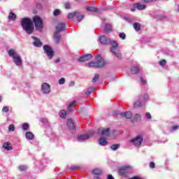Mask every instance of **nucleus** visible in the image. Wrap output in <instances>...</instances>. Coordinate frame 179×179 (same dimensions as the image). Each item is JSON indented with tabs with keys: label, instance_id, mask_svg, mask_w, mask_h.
Instances as JSON below:
<instances>
[{
	"label": "nucleus",
	"instance_id": "nucleus-57",
	"mask_svg": "<svg viewBox=\"0 0 179 179\" xmlns=\"http://www.w3.org/2000/svg\"><path fill=\"white\" fill-rule=\"evenodd\" d=\"M119 114V113L117 112V113H116V115H118Z\"/></svg>",
	"mask_w": 179,
	"mask_h": 179
},
{
	"label": "nucleus",
	"instance_id": "nucleus-52",
	"mask_svg": "<svg viewBox=\"0 0 179 179\" xmlns=\"http://www.w3.org/2000/svg\"><path fill=\"white\" fill-rule=\"evenodd\" d=\"M144 3H149L150 2H153L155 0H143Z\"/></svg>",
	"mask_w": 179,
	"mask_h": 179
},
{
	"label": "nucleus",
	"instance_id": "nucleus-49",
	"mask_svg": "<svg viewBox=\"0 0 179 179\" xmlns=\"http://www.w3.org/2000/svg\"><path fill=\"white\" fill-rule=\"evenodd\" d=\"M179 126L178 125H174L171 127L172 131H177L178 129Z\"/></svg>",
	"mask_w": 179,
	"mask_h": 179
},
{
	"label": "nucleus",
	"instance_id": "nucleus-45",
	"mask_svg": "<svg viewBox=\"0 0 179 179\" xmlns=\"http://www.w3.org/2000/svg\"><path fill=\"white\" fill-rule=\"evenodd\" d=\"M145 117L148 120H152V115H150V113L149 112L145 113Z\"/></svg>",
	"mask_w": 179,
	"mask_h": 179
},
{
	"label": "nucleus",
	"instance_id": "nucleus-12",
	"mask_svg": "<svg viewBox=\"0 0 179 179\" xmlns=\"http://www.w3.org/2000/svg\"><path fill=\"white\" fill-rule=\"evenodd\" d=\"M93 58V55L92 54H87L84 56H82L78 58V62H86L87 61H90Z\"/></svg>",
	"mask_w": 179,
	"mask_h": 179
},
{
	"label": "nucleus",
	"instance_id": "nucleus-23",
	"mask_svg": "<svg viewBox=\"0 0 179 179\" xmlns=\"http://www.w3.org/2000/svg\"><path fill=\"white\" fill-rule=\"evenodd\" d=\"M135 121H142V117L140 114L136 113L134 118L131 120V122H135Z\"/></svg>",
	"mask_w": 179,
	"mask_h": 179
},
{
	"label": "nucleus",
	"instance_id": "nucleus-32",
	"mask_svg": "<svg viewBox=\"0 0 179 179\" xmlns=\"http://www.w3.org/2000/svg\"><path fill=\"white\" fill-rule=\"evenodd\" d=\"M9 20H15L16 19V14L13 13H10L8 15Z\"/></svg>",
	"mask_w": 179,
	"mask_h": 179
},
{
	"label": "nucleus",
	"instance_id": "nucleus-56",
	"mask_svg": "<svg viewBox=\"0 0 179 179\" xmlns=\"http://www.w3.org/2000/svg\"><path fill=\"white\" fill-rule=\"evenodd\" d=\"M73 85H75V83H74V82H71V83H70V86H73Z\"/></svg>",
	"mask_w": 179,
	"mask_h": 179
},
{
	"label": "nucleus",
	"instance_id": "nucleus-30",
	"mask_svg": "<svg viewBox=\"0 0 179 179\" xmlns=\"http://www.w3.org/2000/svg\"><path fill=\"white\" fill-rule=\"evenodd\" d=\"M87 10H88V12H98L99 9L96 7L89 6L87 7Z\"/></svg>",
	"mask_w": 179,
	"mask_h": 179
},
{
	"label": "nucleus",
	"instance_id": "nucleus-31",
	"mask_svg": "<svg viewBox=\"0 0 179 179\" xmlns=\"http://www.w3.org/2000/svg\"><path fill=\"white\" fill-rule=\"evenodd\" d=\"M79 13V11H76L74 13H69L68 15L69 19H73V17H75L76 15H77Z\"/></svg>",
	"mask_w": 179,
	"mask_h": 179
},
{
	"label": "nucleus",
	"instance_id": "nucleus-10",
	"mask_svg": "<svg viewBox=\"0 0 179 179\" xmlns=\"http://www.w3.org/2000/svg\"><path fill=\"white\" fill-rule=\"evenodd\" d=\"M41 90L42 92L44 93V94H48V93L51 92V86H50L48 83H44L43 84H42Z\"/></svg>",
	"mask_w": 179,
	"mask_h": 179
},
{
	"label": "nucleus",
	"instance_id": "nucleus-35",
	"mask_svg": "<svg viewBox=\"0 0 179 179\" xmlns=\"http://www.w3.org/2000/svg\"><path fill=\"white\" fill-rule=\"evenodd\" d=\"M60 117L63 119L66 118V111L62 110L61 113H60Z\"/></svg>",
	"mask_w": 179,
	"mask_h": 179
},
{
	"label": "nucleus",
	"instance_id": "nucleus-13",
	"mask_svg": "<svg viewBox=\"0 0 179 179\" xmlns=\"http://www.w3.org/2000/svg\"><path fill=\"white\" fill-rule=\"evenodd\" d=\"M65 29H66V24L65 22H61L56 26L55 31L57 33H61V31H64Z\"/></svg>",
	"mask_w": 179,
	"mask_h": 179
},
{
	"label": "nucleus",
	"instance_id": "nucleus-4",
	"mask_svg": "<svg viewBox=\"0 0 179 179\" xmlns=\"http://www.w3.org/2000/svg\"><path fill=\"white\" fill-rule=\"evenodd\" d=\"M112 45L110 48L111 52H113V55H115L118 59H122V56L121 53H120V50H118V43L115 41H110L109 43Z\"/></svg>",
	"mask_w": 179,
	"mask_h": 179
},
{
	"label": "nucleus",
	"instance_id": "nucleus-41",
	"mask_svg": "<svg viewBox=\"0 0 179 179\" xmlns=\"http://www.w3.org/2000/svg\"><path fill=\"white\" fill-rule=\"evenodd\" d=\"M166 61L165 59H162L159 62V65H161V66H164L166 64Z\"/></svg>",
	"mask_w": 179,
	"mask_h": 179
},
{
	"label": "nucleus",
	"instance_id": "nucleus-7",
	"mask_svg": "<svg viewBox=\"0 0 179 179\" xmlns=\"http://www.w3.org/2000/svg\"><path fill=\"white\" fill-rule=\"evenodd\" d=\"M43 51L45 54H46L49 59H52V57H54V50H52V48H51L48 45H44Z\"/></svg>",
	"mask_w": 179,
	"mask_h": 179
},
{
	"label": "nucleus",
	"instance_id": "nucleus-5",
	"mask_svg": "<svg viewBox=\"0 0 179 179\" xmlns=\"http://www.w3.org/2000/svg\"><path fill=\"white\" fill-rule=\"evenodd\" d=\"M119 175L122 177H128L129 174L132 173V166L129 165H124L119 168L118 169Z\"/></svg>",
	"mask_w": 179,
	"mask_h": 179
},
{
	"label": "nucleus",
	"instance_id": "nucleus-9",
	"mask_svg": "<svg viewBox=\"0 0 179 179\" xmlns=\"http://www.w3.org/2000/svg\"><path fill=\"white\" fill-rule=\"evenodd\" d=\"M98 135L101 136H106V138L110 137V128H106V129L102 127L98 129Z\"/></svg>",
	"mask_w": 179,
	"mask_h": 179
},
{
	"label": "nucleus",
	"instance_id": "nucleus-28",
	"mask_svg": "<svg viewBox=\"0 0 179 179\" xmlns=\"http://www.w3.org/2000/svg\"><path fill=\"white\" fill-rule=\"evenodd\" d=\"M113 29V26L110 24H106L105 25V31L106 33H108L109 31H111Z\"/></svg>",
	"mask_w": 179,
	"mask_h": 179
},
{
	"label": "nucleus",
	"instance_id": "nucleus-46",
	"mask_svg": "<svg viewBox=\"0 0 179 179\" xmlns=\"http://www.w3.org/2000/svg\"><path fill=\"white\" fill-rule=\"evenodd\" d=\"M149 167H150V169H155L156 168V164H155L153 162H151L150 163Z\"/></svg>",
	"mask_w": 179,
	"mask_h": 179
},
{
	"label": "nucleus",
	"instance_id": "nucleus-19",
	"mask_svg": "<svg viewBox=\"0 0 179 179\" xmlns=\"http://www.w3.org/2000/svg\"><path fill=\"white\" fill-rule=\"evenodd\" d=\"M3 148L5 150H12L13 148L12 147V143L9 142H6L3 144Z\"/></svg>",
	"mask_w": 179,
	"mask_h": 179
},
{
	"label": "nucleus",
	"instance_id": "nucleus-27",
	"mask_svg": "<svg viewBox=\"0 0 179 179\" xmlns=\"http://www.w3.org/2000/svg\"><path fill=\"white\" fill-rule=\"evenodd\" d=\"M133 27L136 31H139V30H141V24L139 22H136L133 24Z\"/></svg>",
	"mask_w": 179,
	"mask_h": 179
},
{
	"label": "nucleus",
	"instance_id": "nucleus-8",
	"mask_svg": "<svg viewBox=\"0 0 179 179\" xmlns=\"http://www.w3.org/2000/svg\"><path fill=\"white\" fill-rule=\"evenodd\" d=\"M94 135V131H90L85 134L80 135L77 137V140L79 142H83V141H87V139L92 138Z\"/></svg>",
	"mask_w": 179,
	"mask_h": 179
},
{
	"label": "nucleus",
	"instance_id": "nucleus-1",
	"mask_svg": "<svg viewBox=\"0 0 179 179\" xmlns=\"http://www.w3.org/2000/svg\"><path fill=\"white\" fill-rule=\"evenodd\" d=\"M21 25L27 34H33V31H34V24H33L31 19L28 17L22 18Z\"/></svg>",
	"mask_w": 179,
	"mask_h": 179
},
{
	"label": "nucleus",
	"instance_id": "nucleus-33",
	"mask_svg": "<svg viewBox=\"0 0 179 179\" xmlns=\"http://www.w3.org/2000/svg\"><path fill=\"white\" fill-rule=\"evenodd\" d=\"M118 148H120V144H113L110 146V149H112V150H113V151L117 150V149H118Z\"/></svg>",
	"mask_w": 179,
	"mask_h": 179
},
{
	"label": "nucleus",
	"instance_id": "nucleus-24",
	"mask_svg": "<svg viewBox=\"0 0 179 179\" xmlns=\"http://www.w3.org/2000/svg\"><path fill=\"white\" fill-rule=\"evenodd\" d=\"M92 174H94V176H100L103 174V171L99 169H95L92 170Z\"/></svg>",
	"mask_w": 179,
	"mask_h": 179
},
{
	"label": "nucleus",
	"instance_id": "nucleus-3",
	"mask_svg": "<svg viewBox=\"0 0 179 179\" xmlns=\"http://www.w3.org/2000/svg\"><path fill=\"white\" fill-rule=\"evenodd\" d=\"M8 55L13 58V61L17 66H22V65H23L22 57L17 54L15 49H10L8 51Z\"/></svg>",
	"mask_w": 179,
	"mask_h": 179
},
{
	"label": "nucleus",
	"instance_id": "nucleus-40",
	"mask_svg": "<svg viewBox=\"0 0 179 179\" xmlns=\"http://www.w3.org/2000/svg\"><path fill=\"white\" fill-rule=\"evenodd\" d=\"M119 37H120V38H122V40H125V38L127 37V36L125 35V34L124 32H122L119 34Z\"/></svg>",
	"mask_w": 179,
	"mask_h": 179
},
{
	"label": "nucleus",
	"instance_id": "nucleus-36",
	"mask_svg": "<svg viewBox=\"0 0 179 179\" xmlns=\"http://www.w3.org/2000/svg\"><path fill=\"white\" fill-rule=\"evenodd\" d=\"M53 15L54 16H59V15H61V10H59V9L55 10Z\"/></svg>",
	"mask_w": 179,
	"mask_h": 179
},
{
	"label": "nucleus",
	"instance_id": "nucleus-54",
	"mask_svg": "<svg viewBox=\"0 0 179 179\" xmlns=\"http://www.w3.org/2000/svg\"><path fill=\"white\" fill-rule=\"evenodd\" d=\"M135 8H136V7H134V4L133 8L131 9V12H135Z\"/></svg>",
	"mask_w": 179,
	"mask_h": 179
},
{
	"label": "nucleus",
	"instance_id": "nucleus-2",
	"mask_svg": "<svg viewBox=\"0 0 179 179\" xmlns=\"http://www.w3.org/2000/svg\"><path fill=\"white\" fill-rule=\"evenodd\" d=\"M86 66L89 68H103L106 66V62L100 55L95 57V62H90L86 64Z\"/></svg>",
	"mask_w": 179,
	"mask_h": 179
},
{
	"label": "nucleus",
	"instance_id": "nucleus-6",
	"mask_svg": "<svg viewBox=\"0 0 179 179\" xmlns=\"http://www.w3.org/2000/svg\"><path fill=\"white\" fill-rule=\"evenodd\" d=\"M33 22L34 23L36 30H43V28L44 27V24L43 22V20L40 16L35 15L33 17Z\"/></svg>",
	"mask_w": 179,
	"mask_h": 179
},
{
	"label": "nucleus",
	"instance_id": "nucleus-25",
	"mask_svg": "<svg viewBox=\"0 0 179 179\" xmlns=\"http://www.w3.org/2000/svg\"><path fill=\"white\" fill-rule=\"evenodd\" d=\"M76 104V101H73L67 107L68 111H72L73 110V106Z\"/></svg>",
	"mask_w": 179,
	"mask_h": 179
},
{
	"label": "nucleus",
	"instance_id": "nucleus-59",
	"mask_svg": "<svg viewBox=\"0 0 179 179\" xmlns=\"http://www.w3.org/2000/svg\"><path fill=\"white\" fill-rule=\"evenodd\" d=\"M76 1H78V0H76Z\"/></svg>",
	"mask_w": 179,
	"mask_h": 179
},
{
	"label": "nucleus",
	"instance_id": "nucleus-58",
	"mask_svg": "<svg viewBox=\"0 0 179 179\" xmlns=\"http://www.w3.org/2000/svg\"><path fill=\"white\" fill-rule=\"evenodd\" d=\"M0 100H1V96H0Z\"/></svg>",
	"mask_w": 179,
	"mask_h": 179
},
{
	"label": "nucleus",
	"instance_id": "nucleus-15",
	"mask_svg": "<svg viewBox=\"0 0 179 179\" xmlns=\"http://www.w3.org/2000/svg\"><path fill=\"white\" fill-rule=\"evenodd\" d=\"M67 126L71 131H75L76 129V126L75 125V122L72 119L67 120Z\"/></svg>",
	"mask_w": 179,
	"mask_h": 179
},
{
	"label": "nucleus",
	"instance_id": "nucleus-20",
	"mask_svg": "<svg viewBox=\"0 0 179 179\" xmlns=\"http://www.w3.org/2000/svg\"><path fill=\"white\" fill-rule=\"evenodd\" d=\"M131 72L133 75H136V73L141 72V69L138 66H134L131 69Z\"/></svg>",
	"mask_w": 179,
	"mask_h": 179
},
{
	"label": "nucleus",
	"instance_id": "nucleus-37",
	"mask_svg": "<svg viewBox=\"0 0 179 179\" xmlns=\"http://www.w3.org/2000/svg\"><path fill=\"white\" fill-rule=\"evenodd\" d=\"M22 129H23L24 131H29V124H27V123H24V124H22Z\"/></svg>",
	"mask_w": 179,
	"mask_h": 179
},
{
	"label": "nucleus",
	"instance_id": "nucleus-29",
	"mask_svg": "<svg viewBox=\"0 0 179 179\" xmlns=\"http://www.w3.org/2000/svg\"><path fill=\"white\" fill-rule=\"evenodd\" d=\"M68 170H71V171H76L78 170H80V166L73 165L71 168H68Z\"/></svg>",
	"mask_w": 179,
	"mask_h": 179
},
{
	"label": "nucleus",
	"instance_id": "nucleus-34",
	"mask_svg": "<svg viewBox=\"0 0 179 179\" xmlns=\"http://www.w3.org/2000/svg\"><path fill=\"white\" fill-rule=\"evenodd\" d=\"M99 78H100V75L95 74L94 77L92 78V82L93 83H96V82H97V80H99Z\"/></svg>",
	"mask_w": 179,
	"mask_h": 179
},
{
	"label": "nucleus",
	"instance_id": "nucleus-48",
	"mask_svg": "<svg viewBox=\"0 0 179 179\" xmlns=\"http://www.w3.org/2000/svg\"><path fill=\"white\" fill-rule=\"evenodd\" d=\"M2 111H3V113H8L9 111V108H8V106H5L3 108Z\"/></svg>",
	"mask_w": 179,
	"mask_h": 179
},
{
	"label": "nucleus",
	"instance_id": "nucleus-22",
	"mask_svg": "<svg viewBox=\"0 0 179 179\" xmlns=\"http://www.w3.org/2000/svg\"><path fill=\"white\" fill-rule=\"evenodd\" d=\"M25 136L27 139H29L30 141H33V139H34V134L30 131H27L25 134Z\"/></svg>",
	"mask_w": 179,
	"mask_h": 179
},
{
	"label": "nucleus",
	"instance_id": "nucleus-17",
	"mask_svg": "<svg viewBox=\"0 0 179 179\" xmlns=\"http://www.w3.org/2000/svg\"><path fill=\"white\" fill-rule=\"evenodd\" d=\"M61 38H62L61 34H59V32L55 31L54 33L55 43L56 44H59V42L61 41Z\"/></svg>",
	"mask_w": 179,
	"mask_h": 179
},
{
	"label": "nucleus",
	"instance_id": "nucleus-51",
	"mask_svg": "<svg viewBox=\"0 0 179 179\" xmlns=\"http://www.w3.org/2000/svg\"><path fill=\"white\" fill-rule=\"evenodd\" d=\"M19 170L20 171H24L26 170V168L24 166H20Z\"/></svg>",
	"mask_w": 179,
	"mask_h": 179
},
{
	"label": "nucleus",
	"instance_id": "nucleus-42",
	"mask_svg": "<svg viewBox=\"0 0 179 179\" xmlns=\"http://www.w3.org/2000/svg\"><path fill=\"white\" fill-rule=\"evenodd\" d=\"M140 80L142 83V85H145L148 83V82H146V80H145V78H143V77H140Z\"/></svg>",
	"mask_w": 179,
	"mask_h": 179
},
{
	"label": "nucleus",
	"instance_id": "nucleus-50",
	"mask_svg": "<svg viewBox=\"0 0 179 179\" xmlns=\"http://www.w3.org/2000/svg\"><path fill=\"white\" fill-rule=\"evenodd\" d=\"M65 8L66 9H71V3H65Z\"/></svg>",
	"mask_w": 179,
	"mask_h": 179
},
{
	"label": "nucleus",
	"instance_id": "nucleus-14",
	"mask_svg": "<svg viewBox=\"0 0 179 179\" xmlns=\"http://www.w3.org/2000/svg\"><path fill=\"white\" fill-rule=\"evenodd\" d=\"M99 41L101 44H103L104 45H107L108 44H110V39L107 38V36L102 35L99 37Z\"/></svg>",
	"mask_w": 179,
	"mask_h": 179
},
{
	"label": "nucleus",
	"instance_id": "nucleus-21",
	"mask_svg": "<svg viewBox=\"0 0 179 179\" xmlns=\"http://www.w3.org/2000/svg\"><path fill=\"white\" fill-rule=\"evenodd\" d=\"M134 8H137L139 10H142L143 9H146V5L141 4V3H137L134 4Z\"/></svg>",
	"mask_w": 179,
	"mask_h": 179
},
{
	"label": "nucleus",
	"instance_id": "nucleus-26",
	"mask_svg": "<svg viewBox=\"0 0 179 179\" xmlns=\"http://www.w3.org/2000/svg\"><path fill=\"white\" fill-rule=\"evenodd\" d=\"M99 145H101V146H104L108 143L107 142V141H106V138H99Z\"/></svg>",
	"mask_w": 179,
	"mask_h": 179
},
{
	"label": "nucleus",
	"instance_id": "nucleus-44",
	"mask_svg": "<svg viewBox=\"0 0 179 179\" xmlns=\"http://www.w3.org/2000/svg\"><path fill=\"white\" fill-rule=\"evenodd\" d=\"M83 17H85L84 15H81L80 16H78L77 17L78 22H82V20H83Z\"/></svg>",
	"mask_w": 179,
	"mask_h": 179
},
{
	"label": "nucleus",
	"instance_id": "nucleus-43",
	"mask_svg": "<svg viewBox=\"0 0 179 179\" xmlns=\"http://www.w3.org/2000/svg\"><path fill=\"white\" fill-rule=\"evenodd\" d=\"M8 131L13 132L15 131V125L10 124L8 127Z\"/></svg>",
	"mask_w": 179,
	"mask_h": 179
},
{
	"label": "nucleus",
	"instance_id": "nucleus-38",
	"mask_svg": "<svg viewBox=\"0 0 179 179\" xmlns=\"http://www.w3.org/2000/svg\"><path fill=\"white\" fill-rule=\"evenodd\" d=\"M94 90H95L94 87H92L90 90H87L85 92L86 96H89V94H92V93H93V92H94Z\"/></svg>",
	"mask_w": 179,
	"mask_h": 179
},
{
	"label": "nucleus",
	"instance_id": "nucleus-18",
	"mask_svg": "<svg viewBox=\"0 0 179 179\" xmlns=\"http://www.w3.org/2000/svg\"><path fill=\"white\" fill-rule=\"evenodd\" d=\"M132 115L133 114L129 111L124 112L120 114V117H122V118H124V117L127 120H131L132 118Z\"/></svg>",
	"mask_w": 179,
	"mask_h": 179
},
{
	"label": "nucleus",
	"instance_id": "nucleus-53",
	"mask_svg": "<svg viewBox=\"0 0 179 179\" xmlns=\"http://www.w3.org/2000/svg\"><path fill=\"white\" fill-rule=\"evenodd\" d=\"M107 178L108 179H114V178L113 177V175H108V176H107Z\"/></svg>",
	"mask_w": 179,
	"mask_h": 179
},
{
	"label": "nucleus",
	"instance_id": "nucleus-47",
	"mask_svg": "<svg viewBox=\"0 0 179 179\" xmlns=\"http://www.w3.org/2000/svg\"><path fill=\"white\" fill-rule=\"evenodd\" d=\"M64 83H65V78H62L59 80V85H64Z\"/></svg>",
	"mask_w": 179,
	"mask_h": 179
},
{
	"label": "nucleus",
	"instance_id": "nucleus-55",
	"mask_svg": "<svg viewBox=\"0 0 179 179\" xmlns=\"http://www.w3.org/2000/svg\"><path fill=\"white\" fill-rule=\"evenodd\" d=\"M56 64H58V62H61V59L58 58L56 61H55Z\"/></svg>",
	"mask_w": 179,
	"mask_h": 179
},
{
	"label": "nucleus",
	"instance_id": "nucleus-16",
	"mask_svg": "<svg viewBox=\"0 0 179 179\" xmlns=\"http://www.w3.org/2000/svg\"><path fill=\"white\" fill-rule=\"evenodd\" d=\"M31 38L34 40L33 43L34 47L40 48L43 45V43H41V41H40V38L35 36H31Z\"/></svg>",
	"mask_w": 179,
	"mask_h": 179
},
{
	"label": "nucleus",
	"instance_id": "nucleus-11",
	"mask_svg": "<svg viewBox=\"0 0 179 179\" xmlns=\"http://www.w3.org/2000/svg\"><path fill=\"white\" fill-rule=\"evenodd\" d=\"M131 143H134V146H141L142 145V142H143V138L141 137L140 136H138L136 138H134L130 141Z\"/></svg>",
	"mask_w": 179,
	"mask_h": 179
},
{
	"label": "nucleus",
	"instance_id": "nucleus-39",
	"mask_svg": "<svg viewBox=\"0 0 179 179\" xmlns=\"http://www.w3.org/2000/svg\"><path fill=\"white\" fill-rule=\"evenodd\" d=\"M136 107H142V102L138 101L134 103V108H136Z\"/></svg>",
	"mask_w": 179,
	"mask_h": 179
}]
</instances>
